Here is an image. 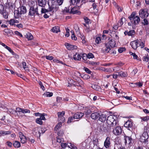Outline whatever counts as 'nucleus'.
Listing matches in <instances>:
<instances>
[{
    "mask_svg": "<svg viewBox=\"0 0 149 149\" xmlns=\"http://www.w3.org/2000/svg\"><path fill=\"white\" fill-rule=\"evenodd\" d=\"M85 114L86 115H89L91 113V111L89 109H88L85 111Z\"/></svg>",
    "mask_w": 149,
    "mask_h": 149,
    "instance_id": "nucleus-61",
    "label": "nucleus"
},
{
    "mask_svg": "<svg viewBox=\"0 0 149 149\" xmlns=\"http://www.w3.org/2000/svg\"><path fill=\"white\" fill-rule=\"evenodd\" d=\"M19 10L20 11L21 14L25 13L26 12V7L24 6H22L18 8Z\"/></svg>",
    "mask_w": 149,
    "mask_h": 149,
    "instance_id": "nucleus-22",
    "label": "nucleus"
},
{
    "mask_svg": "<svg viewBox=\"0 0 149 149\" xmlns=\"http://www.w3.org/2000/svg\"><path fill=\"white\" fill-rule=\"evenodd\" d=\"M106 44L111 48L114 47L116 44L115 40L113 39L110 40Z\"/></svg>",
    "mask_w": 149,
    "mask_h": 149,
    "instance_id": "nucleus-14",
    "label": "nucleus"
},
{
    "mask_svg": "<svg viewBox=\"0 0 149 149\" xmlns=\"http://www.w3.org/2000/svg\"><path fill=\"white\" fill-rule=\"evenodd\" d=\"M65 46L67 49L69 50H73L76 49L77 48V46L71 45L68 43H65Z\"/></svg>",
    "mask_w": 149,
    "mask_h": 149,
    "instance_id": "nucleus-9",
    "label": "nucleus"
},
{
    "mask_svg": "<svg viewBox=\"0 0 149 149\" xmlns=\"http://www.w3.org/2000/svg\"><path fill=\"white\" fill-rule=\"evenodd\" d=\"M135 33V31L134 30H131L128 32V36H132Z\"/></svg>",
    "mask_w": 149,
    "mask_h": 149,
    "instance_id": "nucleus-42",
    "label": "nucleus"
},
{
    "mask_svg": "<svg viewBox=\"0 0 149 149\" xmlns=\"http://www.w3.org/2000/svg\"><path fill=\"white\" fill-rule=\"evenodd\" d=\"M132 126V122L130 120H128L125 122L124 125V127L128 128L129 130H130V128H131Z\"/></svg>",
    "mask_w": 149,
    "mask_h": 149,
    "instance_id": "nucleus-12",
    "label": "nucleus"
},
{
    "mask_svg": "<svg viewBox=\"0 0 149 149\" xmlns=\"http://www.w3.org/2000/svg\"><path fill=\"white\" fill-rule=\"evenodd\" d=\"M66 13H70V9H69L67 8H65V9H64L63 12V13L64 14H65Z\"/></svg>",
    "mask_w": 149,
    "mask_h": 149,
    "instance_id": "nucleus-54",
    "label": "nucleus"
},
{
    "mask_svg": "<svg viewBox=\"0 0 149 149\" xmlns=\"http://www.w3.org/2000/svg\"><path fill=\"white\" fill-rule=\"evenodd\" d=\"M125 143L126 144H130L131 143V141L132 140V138L128 136H125Z\"/></svg>",
    "mask_w": 149,
    "mask_h": 149,
    "instance_id": "nucleus-21",
    "label": "nucleus"
},
{
    "mask_svg": "<svg viewBox=\"0 0 149 149\" xmlns=\"http://www.w3.org/2000/svg\"><path fill=\"white\" fill-rule=\"evenodd\" d=\"M80 1L81 0H70V5H76L79 7Z\"/></svg>",
    "mask_w": 149,
    "mask_h": 149,
    "instance_id": "nucleus-15",
    "label": "nucleus"
},
{
    "mask_svg": "<svg viewBox=\"0 0 149 149\" xmlns=\"http://www.w3.org/2000/svg\"><path fill=\"white\" fill-rule=\"evenodd\" d=\"M138 70L137 69H134L131 72V74L133 76H134L135 74L137 72Z\"/></svg>",
    "mask_w": 149,
    "mask_h": 149,
    "instance_id": "nucleus-56",
    "label": "nucleus"
},
{
    "mask_svg": "<svg viewBox=\"0 0 149 149\" xmlns=\"http://www.w3.org/2000/svg\"><path fill=\"white\" fill-rule=\"evenodd\" d=\"M53 94L52 93L47 92L43 94V95L45 97H50L52 96Z\"/></svg>",
    "mask_w": 149,
    "mask_h": 149,
    "instance_id": "nucleus-30",
    "label": "nucleus"
},
{
    "mask_svg": "<svg viewBox=\"0 0 149 149\" xmlns=\"http://www.w3.org/2000/svg\"><path fill=\"white\" fill-rule=\"evenodd\" d=\"M91 87L93 89L96 90H97L98 87H99L97 85L95 84L92 85Z\"/></svg>",
    "mask_w": 149,
    "mask_h": 149,
    "instance_id": "nucleus-52",
    "label": "nucleus"
},
{
    "mask_svg": "<svg viewBox=\"0 0 149 149\" xmlns=\"http://www.w3.org/2000/svg\"><path fill=\"white\" fill-rule=\"evenodd\" d=\"M38 4L39 6L44 7L46 3V0H38Z\"/></svg>",
    "mask_w": 149,
    "mask_h": 149,
    "instance_id": "nucleus-19",
    "label": "nucleus"
},
{
    "mask_svg": "<svg viewBox=\"0 0 149 149\" xmlns=\"http://www.w3.org/2000/svg\"><path fill=\"white\" fill-rule=\"evenodd\" d=\"M21 112H22L23 113H30V111L29 110L27 109H24L22 108V110L21 111Z\"/></svg>",
    "mask_w": 149,
    "mask_h": 149,
    "instance_id": "nucleus-43",
    "label": "nucleus"
},
{
    "mask_svg": "<svg viewBox=\"0 0 149 149\" xmlns=\"http://www.w3.org/2000/svg\"><path fill=\"white\" fill-rule=\"evenodd\" d=\"M8 112L10 114H13L16 113V110L12 109H10L8 110Z\"/></svg>",
    "mask_w": 149,
    "mask_h": 149,
    "instance_id": "nucleus-36",
    "label": "nucleus"
},
{
    "mask_svg": "<svg viewBox=\"0 0 149 149\" xmlns=\"http://www.w3.org/2000/svg\"><path fill=\"white\" fill-rule=\"evenodd\" d=\"M4 10V7L2 5L0 4V13H2Z\"/></svg>",
    "mask_w": 149,
    "mask_h": 149,
    "instance_id": "nucleus-51",
    "label": "nucleus"
},
{
    "mask_svg": "<svg viewBox=\"0 0 149 149\" xmlns=\"http://www.w3.org/2000/svg\"><path fill=\"white\" fill-rule=\"evenodd\" d=\"M87 57L88 58H93L94 57V56L93 54L89 53L88 54Z\"/></svg>",
    "mask_w": 149,
    "mask_h": 149,
    "instance_id": "nucleus-49",
    "label": "nucleus"
},
{
    "mask_svg": "<svg viewBox=\"0 0 149 149\" xmlns=\"http://www.w3.org/2000/svg\"><path fill=\"white\" fill-rule=\"evenodd\" d=\"M65 30L66 31V32L65 34V36L67 37H68L70 35L69 33V29L68 28H65Z\"/></svg>",
    "mask_w": 149,
    "mask_h": 149,
    "instance_id": "nucleus-46",
    "label": "nucleus"
},
{
    "mask_svg": "<svg viewBox=\"0 0 149 149\" xmlns=\"http://www.w3.org/2000/svg\"><path fill=\"white\" fill-rule=\"evenodd\" d=\"M123 18H122L120 19L119 22L118 23V26H120L123 25V22L122 20H123Z\"/></svg>",
    "mask_w": 149,
    "mask_h": 149,
    "instance_id": "nucleus-50",
    "label": "nucleus"
},
{
    "mask_svg": "<svg viewBox=\"0 0 149 149\" xmlns=\"http://www.w3.org/2000/svg\"><path fill=\"white\" fill-rule=\"evenodd\" d=\"M148 138V134L146 132H144L140 138V141L142 143H146L148 141L147 139Z\"/></svg>",
    "mask_w": 149,
    "mask_h": 149,
    "instance_id": "nucleus-6",
    "label": "nucleus"
},
{
    "mask_svg": "<svg viewBox=\"0 0 149 149\" xmlns=\"http://www.w3.org/2000/svg\"><path fill=\"white\" fill-rule=\"evenodd\" d=\"M58 8V4H56V3L53 4L51 7L49 8V11H54L57 10Z\"/></svg>",
    "mask_w": 149,
    "mask_h": 149,
    "instance_id": "nucleus-13",
    "label": "nucleus"
},
{
    "mask_svg": "<svg viewBox=\"0 0 149 149\" xmlns=\"http://www.w3.org/2000/svg\"><path fill=\"white\" fill-rule=\"evenodd\" d=\"M141 119L142 121L146 122L149 120V116L141 117Z\"/></svg>",
    "mask_w": 149,
    "mask_h": 149,
    "instance_id": "nucleus-34",
    "label": "nucleus"
},
{
    "mask_svg": "<svg viewBox=\"0 0 149 149\" xmlns=\"http://www.w3.org/2000/svg\"><path fill=\"white\" fill-rule=\"evenodd\" d=\"M84 69L87 73L89 74H91V71L88 68L86 67H84Z\"/></svg>",
    "mask_w": 149,
    "mask_h": 149,
    "instance_id": "nucleus-48",
    "label": "nucleus"
},
{
    "mask_svg": "<svg viewBox=\"0 0 149 149\" xmlns=\"http://www.w3.org/2000/svg\"><path fill=\"white\" fill-rule=\"evenodd\" d=\"M138 41V40H136L131 42L130 45L134 49H136L137 48Z\"/></svg>",
    "mask_w": 149,
    "mask_h": 149,
    "instance_id": "nucleus-11",
    "label": "nucleus"
},
{
    "mask_svg": "<svg viewBox=\"0 0 149 149\" xmlns=\"http://www.w3.org/2000/svg\"><path fill=\"white\" fill-rule=\"evenodd\" d=\"M107 116L106 114H100V116H99V120L101 122H104L105 121L106 119Z\"/></svg>",
    "mask_w": 149,
    "mask_h": 149,
    "instance_id": "nucleus-20",
    "label": "nucleus"
},
{
    "mask_svg": "<svg viewBox=\"0 0 149 149\" xmlns=\"http://www.w3.org/2000/svg\"><path fill=\"white\" fill-rule=\"evenodd\" d=\"M14 17L15 18H18L20 17L21 15H22L19 10V9L18 8L17 10H14Z\"/></svg>",
    "mask_w": 149,
    "mask_h": 149,
    "instance_id": "nucleus-16",
    "label": "nucleus"
},
{
    "mask_svg": "<svg viewBox=\"0 0 149 149\" xmlns=\"http://www.w3.org/2000/svg\"><path fill=\"white\" fill-rule=\"evenodd\" d=\"M56 101L57 102H61L63 100L61 97H57L56 98Z\"/></svg>",
    "mask_w": 149,
    "mask_h": 149,
    "instance_id": "nucleus-60",
    "label": "nucleus"
},
{
    "mask_svg": "<svg viewBox=\"0 0 149 149\" xmlns=\"http://www.w3.org/2000/svg\"><path fill=\"white\" fill-rule=\"evenodd\" d=\"M64 122H59L57 125L55 126V130H57L59 129V128L61 127L62 125V123Z\"/></svg>",
    "mask_w": 149,
    "mask_h": 149,
    "instance_id": "nucleus-37",
    "label": "nucleus"
},
{
    "mask_svg": "<svg viewBox=\"0 0 149 149\" xmlns=\"http://www.w3.org/2000/svg\"><path fill=\"white\" fill-rule=\"evenodd\" d=\"M38 6L37 5H35L34 6L30 8L29 13V15L31 16H33L35 14L39 15L38 13Z\"/></svg>",
    "mask_w": 149,
    "mask_h": 149,
    "instance_id": "nucleus-4",
    "label": "nucleus"
},
{
    "mask_svg": "<svg viewBox=\"0 0 149 149\" xmlns=\"http://www.w3.org/2000/svg\"><path fill=\"white\" fill-rule=\"evenodd\" d=\"M101 130L104 132L107 131L108 130V126L106 124H104L101 126Z\"/></svg>",
    "mask_w": 149,
    "mask_h": 149,
    "instance_id": "nucleus-29",
    "label": "nucleus"
},
{
    "mask_svg": "<svg viewBox=\"0 0 149 149\" xmlns=\"http://www.w3.org/2000/svg\"><path fill=\"white\" fill-rule=\"evenodd\" d=\"M148 10L147 9H141L139 12V16L141 18H147L149 16Z\"/></svg>",
    "mask_w": 149,
    "mask_h": 149,
    "instance_id": "nucleus-3",
    "label": "nucleus"
},
{
    "mask_svg": "<svg viewBox=\"0 0 149 149\" xmlns=\"http://www.w3.org/2000/svg\"><path fill=\"white\" fill-rule=\"evenodd\" d=\"M100 116V113L94 112L92 113L91 117L93 119L95 120L98 118Z\"/></svg>",
    "mask_w": 149,
    "mask_h": 149,
    "instance_id": "nucleus-23",
    "label": "nucleus"
},
{
    "mask_svg": "<svg viewBox=\"0 0 149 149\" xmlns=\"http://www.w3.org/2000/svg\"><path fill=\"white\" fill-rule=\"evenodd\" d=\"M4 31L7 34L8 36H11L13 34L12 31L9 29H5L4 30Z\"/></svg>",
    "mask_w": 149,
    "mask_h": 149,
    "instance_id": "nucleus-27",
    "label": "nucleus"
},
{
    "mask_svg": "<svg viewBox=\"0 0 149 149\" xmlns=\"http://www.w3.org/2000/svg\"><path fill=\"white\" fill-rule=\"evenodd\" d=\"M14 146L15 148H19L20 146V143L17 141H14L13 143Z\"/></svg>",
    "mask_w": 149,
    "mask_h": 149,
    "instance_id": "nucleus-25",
    "label": "nucleus"
},
{
    "mask_svg": "<svg viewBox=\"0 0 149 149\" xmlns=\"http://www.w3.org/2000/svg\"><path fill=\"white\" fill-rule=\"evenodd\" d=\"M71 33H72V32L73 33L72 35L71 36V38L72 39V40H77V38L76 37V36L74 35L73 31H71Z\"/></svg>",
    "mask_w": 149,
    "mask_h": 149,
    "instance_id": "nucleus-55",
    "label": "nucleus"
},
{
    "mask_svg": "<svg viewBox=\"0 0 149 149\" xmlns=\"http://www.w3.org/2000/svg\"><path fill=\"white\" fill-rule=\"evenodd\" d=\"M46 58L48 60H52L53 59L54 57L52 56H45Z\"/></svg>",
    "mask_w": 149,
    "mask_h": 149,
    "instance_id": "nucleus-59",
    "label": "nucleus"
},
{
    "mask_svg": "<svg viewBox=\"0 0 149 149\" xmlns=\"http://www.w3.org/2000/svg\"><path fill=\"white\" fill-rule=\"evenodd\" d=\"M65 113L64 111L59 112L58 113V120L59 122H64L65 120V118L63 117Z\"/></svg>",
    "mask_w": 149,
    "mask_h": 149,
    "instance_id": "nucleus-7",
    "label": "nucleus"
},
{
    "mask_svg": "<svg viewBox=\"0 0 149 149\" xmlns=\"http://www.w3.org/2000/svg\"><path fill=\"white\" fill-rule=\"evenodd\" d=\"M26 38L29 40H31L33 38V36L30 33H28L26 34Z\"/></svg>",
    "mask_w": 149,
    "mask_h": 149,
    "instance_id": "nucleus-32",
    "label": "nucleus"
},
{
    "mask_svg": "<svg viewBox=\"0 0 149 149\" xmlns=\"http://www.w3.org/2000/svg\"><path fill=\"white\" fill-rule=\"evenodd\" d=\"M117 73L118 74V76L121 77H125L127 76L126 73H125L122 71L117 72Z\"/></svg>",
    "mask_w": 149,
    "mask_h": 149,
    "instance_id": "nucleus-28",
    "label": "nucleus"
},
{
    "mask_svg": "<svg viewBox=\"0 0 149 149\" xmlns=\"http://www.w3.org/2000/svg\"><path fill=\"white\" fill-rule=\"evenodd\" d=\"M125 49L124 47H121L118 49V51L120 53H121L125 51Z\"/></svg>",
    "mask_w": 149,
    "mask_h": 149,
    "instance_id": "nucleus-53",
    "label": "nucleus"
},
{
    "mask_svg": "<svg viewBox=\"0 0 149 149\" xmlns=\"http://www.w3.org/2000/svg\"><path fill=\"white\" fill-rule=\"evenodd\" d=\"M101 41V38L100 37H97L95 39V42L97 44H98Z\"/></svg>",
    "mask_w": 149,
    "mask_h": 149,
    "instance_id": "nucleus-62",
    "label": "nucleus"
},
{
    "mask_svg": "<svg viewBox=\"0 0 149 149\" xmlns=\"http://www.w3.org/2000/svg\"><path fill=\"white\" fill-rule=\"evenodd\" d=\"M45 115H46V114L44 113L41 114L40 115V117L39 118H40L42 120H46L45 118Z\"/></svg>",
    "mask_w": 149,
    "mask_h": 149,
    "instance_id": "nucleus-41",
    "label": "nucleus"
},
{
    "mask_svg": "<svg viewBox=\"0 0 149 149\" xmlns=\"http://www.w3.org/2000/svg\"><path fill=\"white\" fill-rule=\"evenodd\" d=\"M113 134L116 135L120 134L122 132V129L121 127L119 126L118 124L113 127Z\"/></svg>",
    "mask_w": 149,
    "mask_h": 149,
    "instance_id": "nucleus-5",
    "label": "nucleus"
},
{
    "mask_svg": "<svg viewBox=\"0 0 149 149\" xmlns=\"http://www.w3.org/2000/svg\"><path fill=\"white\" fill-rule=\"evenodd\" d=\"M111 138L109 136L107 137L104 143V146L106 148H109L110 146Z\"/></svg>",
    "mask_w": 149,
    "mask_h": 149,
    "instance_id": "nucleus-8",
    "label": "nucleus"
},
{
    "mask_svg": "<svg viewBox=\"0 0 149 149\" xmlns=\"http://www.w3.org/2000/svg\"><path fill=\"white\" fill-rule=\"evenodd\" d=\"M111 48L108 46L107 44H105L104 46L103 47L102 49V52L105 53L109 52L111 50Z\"/></svg>",
    "mask_w": 149,
    "mask_h": 149,
    "instance_id": "nucleus-10",
    "label": "nucleus"
},
{
    "mask_svg": "<svg viewBox=\"0 0 149 149\" xmlns=\"http://www.w3.org/2000/svg\"><path fill=\"white\" fill-rule=\"evenodd\" d=\"M20 139L21 142L22 143H24L26 142V138L25 136H23Z\"/></svg>",
    "mask_w": 149,
    "mask_h": 149,
    "instance_id": "nucleus-35",
    "label": "nucleus"
},
{
    "mask_svg": "<svg viewBox=\"0 0 149 149\" xmlns=\"http://www.w3.org/2000/svg\"><path fill=\"white\" fill-rule=\"evenodd\" d=\"M146 18H143L144 19L143 20V24L144 25H147L148 24V21Z\"/></svg>",
    "mask_w": 149,
    "mask_h": 149,
    "instance_id": "nucleus-47",
    "label": "nucleus"
},
{
    "mask_svg": "<svg viewBox=\"0 0 149 149\" xmlns=\"http://www.w3.org/2000/svg\"><path fill=\"white\" fill-rule=\"evenodd\" d=\"M11 132L10 131H0V134L3 135L10 134Z\"/></svg>",
    "mask_w": 149,
    "mask_h": 149,
    "instance_id": "nucleus-31",
    "label": "nucleus"
},
{
    "mask_svg": "<svg viewBox=\"0 0 149 149\" xmlns=\"http://www.w3.org/2000/svg\"><path fill=\"white\" fill-rule=\"evenodd\" d=\"M2 13H1V14H2L3 15V17L5 19H7L8 18V13L6 12L5 10Z\"/></svg>",
    "mask_w": 149,
    "mask_h": 149,
    "instance_id": "nucleus-39",
    "label": "nucleus"
},
{
    "mask_svg": "<svg viewBox=\"0 0 149 149\" xmlns=\"http://www.w3.org/2000/svg\"><path fill=\"white\" fill-rule=\"evenodd\" d=\"M51 30L52 32L56 33H57L58 32H60V29L58 26L54 27Z\"/></svg>",
    "mask_w": 149,
    "mask_h": 149,
    "instance_id": "nucleus-24",
    "label": "nucleus"
},
{
    "mask_svg": "<svg viewBox=\"0 0 149 149\" xmlns=\"http://www.w3.org/2000/svg\"><path fill=\"white\" fill-rule=\"evenodd\" d=\"M5 48L8 50L13 55H14L15 53L13 51V50L11 49V48L9 47L6 46Z\"/></svg>",
    "mask_w": 149,
    "mask_h": 149,
    "instance_id": "nucleus-44",
    "label": "nucleus"
},
{
    "mask_svg": "<svg viewBox=\"0 0 149 149\" xmlns=\"http://www.w3.org/2000/svg\"><path fill=\"white\" fill-rule=\"evenodd\" d=\"M71 8H72V9L70 11V13H72L73 14H76L78 15H79L80 14V12L78 10H76L75 7H74L72 8L71 7Z\"/></svg>",
    "mask_w": 149,
    "mask_h": 149,
    "instance_id": "nucleus-18",
    "label": "nucleus"
},
{
    "mask_svg": "<svg viewBox=\"0 0 149 149\" xmlns=\"http://www.w3.org/2000/svg\"><path fill=\"white\" fill-rule=\"evenodd\" d=\"M8 22L10 25H15V24L14 19H10L9 21Z\"/></svg>",
    "mask_w": 149,
    "mask_h": 149,
    "instance_id": "nucleus-40",
    "label": "nucleus"
},
{
    "mask_svg": "<svg viewBox=\"0 0 149 149\" xmlns=\"http://www.w3.org/2000/svg\"><path fill=\"white\" fill-rule=\"evenodd\" d=\"M64 0H57V3L56 4H58V6H60L62 5L63 2Z\"/></svg>",
    "mask_w": 149,
    "mask_h": 149,
    "instance_id": "nucleus-57",
    "label": "nucleus"
},
{
    "mask_svg": "<svg viewBox=\"0 0 149 149\" xmlns=\"http://www.w3.org/2000/svg\"><path fill=\"white\" fill-rule=\"evenodd\" d=\"M29 5L30 7V8H31V7H33L34 6L37 5V4H36L35 2L34 1H31L29 2Z\"/></svg>",
    "mask_w": 149,
    "mask_h": 149,
    "instance_id": "nucleus-38",
    "label": "nucleus"
},
{
    "mask_svg": "<svg viewBox=\"0 0 149 149\" xmlns=\"http://www.w3.org/2000/svg\"><path fill=\"white\" fill-rule=\"evenodd\" d=\"M36 123L40 125H42L43 124V122L42 120L40 118H38L36 119Z\"/></svg>",
    "mask_w": 149,
    "mask_h": 149,
    "instance_id": "nucleus-33",
    "label": "nucleus"
},
{
    "mask_svg": "<svg viewBox=\"0 0 149 149\" xmlns=\"http://www.w3.org/2000/svg\"><path fill=\"white\" fill-rule=\"evenodd\" d=\"M84 115V113L82 112H78L75 113L74 115V118L78 119L81 118Z\"/></svg>",
    "mask_w": 149,
    "mask_h": 149,
    "instance_id": "nucleus-17",
    "label": "nucleus"
},
{
    "mask_svg": "<svg viewBox=\"0 0 149 149\" xmlns=\"http://www.w3.org/2000/svg\"><path fill=\"white\" fill-rule=\"evenodd\" d=\"M117 118L116 116L112 115H110L107 117V121L108 124L110 126V130H113V127L118 124Z\"/></svg>",
    "mask_w": 149,
    "mask_h": 149,
    "instance_id": "nucleus-1",
    "label": "nucleus"
},
{
    "mask_svg": "<svg viewBox=\"0 0 149 149\" xmlns=\"http://www.w3.org/2000/svg\"><path fill=\"white\" fill-rule=\"evenodd\" d=\"M38 83L40 85V87L44 91L45 90V88L44 86L42 85V82L41 81H39Z\"/></svg>",
    "mask_w": 149,
    "mask_h": 149,
    "instance_id": "nucleus-58",
    "label": "nucleus"
},
{
    "mask_svg": "<svg viewBox=\"0 0 149 149\" xmlns=\"http://www.w3.org/2000/svg\"><path fill=\"white\" fill-rule=\"evenodd\" d=\"M143 61L147 62L149 60V57L148 56H144Z\"/></svg>",
    "mask_w": 149,
    "mask_h": 149,
    "instance_id": "nucleus-64",
    "label": "nucleus"
},
{
    "mask_svg": "<svg viewBox=\"0 0 149 149\" xmlns=\"http://www.w3.org/2000/svg\"><path fill=\"white\" fill-rule=\"evenodd\" d=\"M33 70L34 72L36 74H39L40 73V71L38 70L36 68H33Z\"/></svg>",
    "mask_w": 149,
    "mask_h": 149,
    "instance_id": "nucleus-45",
    "label": "nucleus"
},
{
    "mask_svg": "<svg viewBox=\"0 0 149 149\" xmlns=\"http://www.w3.org/2000/svg\"><path fill=\"white\" fill-rule=\"evenodd\" d=\"M136 15V13L133 12L128 17L132 24V27H133L134 26H135L138 24L140 21V18L138 16Z\"/></svg>",
    "mask_w": 149,
    "mask_h": 149,
    "instance_id": "nucleus-2",
    "label": "nucleus"
},
{
    "mask_svg": "<svg viewBox=\"0 0 149 149\" xmlns=\"http://www.w3.org/2000/svg\"><path fill=\"white\" fill-rule=\"evenodd\" d=\"M84 19L85 22L86 23L88 24L90 21V20L87 17H84Z\"/></svg>",
    "mask_w": 149,
    "mask_h": 149,
    "instance_id": "nucleus-63",
    "label": "nucleus"
},
{
    "mask_svg": "<svg viewBox=\"0 0 149 149\" xmlns=\"http://www.w3.org/2000/svg\"><path fill=\"white\" fill-rule=\"evenodd\" d=\"M81 56L78 53H76L73 56V58L74 60H79L81 59Z\"/></svg>",
    "mask_w": 149,
    "mask_h": 149,
    "instance_id": "nucleus-26",
    "label": "nucleus"
}]
</instances>
